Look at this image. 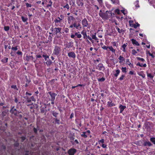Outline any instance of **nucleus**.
I'll list each match as a JSON object with an SVG mask.
<instances>
[{"mask_svg": "<svg viewBox=\"0 0 155 155\" xmlns=\"http://www.w3.org/2000/svg\"><path fill=\"white\" fill-rule=\"evenodd\" d=\"M112 16V13L110 11H107L104 13L102 15H100V16L103 19H107Z\"/></svg>", "mask_w": 155, "mask_h": 155, "instance_id": "1", "label": "nucleus"}, {"mask_svg": "<svg viewBox=\"0 0 155 155\" xmlns=\"http://www.w3.org/2000/svg\"><path fill=\"white\" fill-rule=\"evenodd\" d=\"M61 51V47L56 45L53 51V54L56 55H58Z\"/></svg>", "mask_w": 155, "mask_h": 155, "instance_id": "2", "label": "nucleus"}, {"mask_svg": "<svg viewBox=\"0 0 155 155\" xmlns=\"http://www.w3.org/2000/svg\"><path fill=\"white\" fill-rule=\"evenodd\" d=\"M81 23L83 25V28H84L85 27H87L88 28H90L89 24L88 21L86 18H84L81 21Z\"/></svg>", "mask_w": 155, "mask_h": 155, "instance_id": "3", "label": "nucleus"}, {"mask_svg": "<svg viewBox=\"0 0 155 155\" xmlns=\"http://www.w3.org/2000/svg\"><path fill=\"white\" fill-rule=\"evenodd\" d=\"M77 151L76 149L72 148L70 149L68 151V153L69 155H74V153Z\"/></svg>", "mask_w": 155, "mask_h": 155, "instance_id": "4", "label": "nucleus"}, {"mask_svg": "<svg viewBox=\"0 0 155 155\" xmlns=\"http://www.w3.org/2000/svg\"><path fill=\"white\" fill-rule=\"evenodd\" d=\"M15 107H12L11 109L10 112L12 114H14L15 116H18V113L16 109L14 108Z\"/></svg>", "mask_w": 155, "mask_h": 155, "instance_id": "5", "label": "nucleus"}, {"mask_svg": "<svg viewBox=\"0 0 155 155\" xmlns=\"http://www.w3.org/2000/svg\"><path fill=\"white\" fill-rule=\"evenodd\" d=\"M73 26L76 29H79L81 28V26L80 23H78L76 22H75L73 24Z\"/></svg>", "mask_w": 155, "mask_h": 155, "instance_id": "6", "label": "nucleus"}, {"mask_svg": "<svg viewBox=\"0 0 155 155\" xmlns=\"http://www.w3.org/2000/svg\"><path fill=\"white\" fill-rule=\"evenodd\" d=\"M8 109H5L4 110H2L1 114V116L2 117L6 116L8 114Z\"/></svg>", "mask_w": 155, "mask_h": 155, "instance_id": "7", "label": "nucleus"}, {"mask_svg": "<svg viewBox=\"0 0 155 155\" xmlns=\"http://www.w3.org/2000/svg\"><path fill=\"white\" fill-rule=\"evenodd\" d=\"M144 146L150 147L153 145V144L149 141H144L143 144Z\"/></svg>", "mask_w": 155, "mask_h": 155, "instance_id": "8", "label": "nucleus"}, {"mask_svg": "<svg viewBox=\"0 0 155 155\" xmlns=\"http://www.w3.org/2000/svg\"><path fill=\"white\" fill-rule=\"evenodd\" d=\"M97 68L100 71H104V67L102 64H99L98 65Z\"/></svg>", "mask_w": 155, "mask_h": 155, "instance_id": "9", "label": "nucleus"}, {"mask_svg": "<svg viewBox=\"0 0 155 155\" xmlns=\"http://www.w3.org/2000/svg\"><path fill=\"white\" fill-rule=\"evenodd\" d=\"M68 56L69 57L72 58H75L76 57V55L75 53L73 52H70L68 54Z\"/></svg>", "mask_w": 155, "mask_h": 155, "instance_id": "10", "label": "nucleus"}, {"mask_svg": "<svg viewBox=\"0 0 155 155\" xmlns=\"http://www.w3.org/2000/svg\"><path fill=\"white\" fill-rule=\"evenodd\" d=\"M66 48H69L72 47L73 46V43L72 42H68L65 45Z\"/></svg>", "mask_w": 155, "mask_h": 155, "instance_id": "11", "label": "nucleus"}, {"mask_svg": "<svg viewBox=\"0 0 155 155\" xmlns=\"http://www.w3.org/2000/svg\"><path fill=\"white\" fill-rule=\"evenodd\" d=\"M31 101H35V100L34 99V97H27V98L26 99V100L25 101L26 102V103H31Z\"/></svg>", "mask_w": 155, "mask_h": 155, "instance_id": "12", "label": "nucleus"}, {"mask_svg": "<svg viewBox=\"0 0 155 155\" xmlns=\"http://www.w3.org/2000/svg\"><path fill=\"white\" fill-rule=\"evenodd\" d=\"M61 29V28H54V30L55 31V32L56 34H57L58 33L60 32Z\"/></svg>", "mask_w": 155, "mask_h": 155, "instance_id": "13", "label": "nucleus"}, {"mask_svg": "<svg viewBox=\"0 0 155 155\" xmlns=\"http://www.w3.org/2000/svg\"><path fill=\"white\" fill-rule=\"evenodd\" d=\"M126 107L125 106L120 105L119 107V108L120 109V113H122Z\"/></svg>", "mask_w": 155, "mask_h": 155, "instance_id": "14", "label": "nucleus"}, {"mask_svg": "<svg viewBox=\"0 0 155 155\" xmlns=\"http://www.w3.org/2000/svg\"><path fill=\"white\" fill-rule=\"evenodd\" d=\"M62 20V19H61L60 17H58L57 19H55L54 22L56 24V26H57L56 24L58 23H60L61 21Z\"/></svg>", "mask_w": 155, "mask_h": 155, "instance_id": "15", "label": "nucleus"}, {"mask_svg": "<svg viewBox=\"0 0 155 155\" xmlns=\"http://www.w3.org/2000/svg\"><path fill=\"white\" fill-rule=\"evenodd\" d=\"M107 105L108 107H112L115 106V104L112 103V102L108 101Z\"/></svg>", "mask_w": 155, "mask_h": 155, "instance_id": "16", "label": "nucleus"}, {"mask_svg": "<svg viewBox=\"0 0 155 155\" xmlns=\"http://www.w3.org/2000/svg\"><path fill=\"white\" fill-rule=\"evenodd\" d=\"M118 59L120 60L119 62L120 63H122L125 61L124 58L121 56H120L118 58Z\"/></svg>", "mask_w": 155, "mask_h": 155, "instance_id": "17", "label": "nucleus"}, {"mask_svg": "<svg viewBox=\"0 0 155 155\" xmlns=\"http://www.w3.org/2000/svg\"><path fill=\"white\" fill-rule=\"evenodd\" d=\"M131 41L133 44L137 46H138L139 45L138 42L135 39H131Z\"/></svg>", "mask_w": 155, "mask_h": 155, "instance_id": "18", "label": "nucleus"}, {"mask_svg": "<svg viewBox=\"0 0 155 155\" xmlns=\"http://www.w3.org/2000/svg\"><path fill=\"white\" fill-rule=\"evenodd\" d=\"M81 33L83 35L84 38L85 39L86 37H87L86 31H85L83 30L81 32Z\"/></svg>", "mask_w": 155, "mask_h": 155, "instance_id": "19", "label": "nucleus"}, {"mask_svg": "<svg viewBox=\"0 0 155 155\" xmlns=\"http://www.w3.org/2000/svg\"><path fill=\"white\" fill-rule=\"evenodd\" d=\"M115 28H116V29H117V30L119 33H123L124 32V30H123L122 29H120L117 26H116Z\"/></svg>", "mask_w": 155, "mask_h": 155, "instance_id": "20", "label": "nucleus"}, {"mask_svg": "<svg viewBox=\"0 0 155 155\" xmlns=\"http://www.w3.org/2000/svg\"><path fill=\"white\" fill-rule=\"evenodd\" d=\"M54 120H55V123H57L58 124H60V120L59 119H58L57 118H54Z\"/></svg>", "mask_w": 155, "mask_h": 155, "instance_id": "21", "label": "nucleus"}, {"mask_svg": "<svg viewBox=\"0 0 155 155\" xmlns=\"http://www.w3.org/2000/svg\"><path fill=\"white\" fill-rule=\"evenodd\" d=\"M79 32H75V35L77 36V38H80L81 37V35L79 33Z\"/></svg>", "mask_w": 155, "mask_h": 155, "instance_id": "22", "label": "nucleus"}, {"mask_svg": "<svg viewBox=\"0 0 155 155\" xmlns=\"http://www.w3.org/2000/svg\"><path fill=\"white\" fill-rule=\"evenodd\" d=\"M8 58H4L1 60V61L4 63H7L8 61Z\"/></svg>", "mask_w": 155, "mask_h": 155, "instance_id": "23", "label": "nucleus"}, {"mask_svg": "<svg viewBox=\"0 0 155 155\" xmlns=\"http://www.w3.org/2000/svg\"><path fill=\"white\" fill-rule=\"evenodd\" d=\"M126 63L127 64H128L130 67H131V66L132 65V64H131V63H130V60L129 59H127L126 60Z\"/></svg>", "mask_w": 155, "mask_h": 155, "instance_id": "24", "label": "nucleus"}, {"mask_svg": "<svg viewBox=\"0 0 155 155\" xmlns=\"http://www.w3.org/2000/svg\"><path fill=\"white\" fill-rule=\"evenodd\" d=\"M150 140L155 145V137H152L150 138Z\"/></svg>", "mask_w": 155, "mask_h": 155, "instance_id": "25", "label": "nucleus"}, {"mask_svg": "<svg viewBox=\"0 0 155 155\" xmlns=\"http://www.w3.org/2000/svg\"><path fill=\"white\" fill-rule=\"evenodd\" d=\"M52 114L54 117L56 118L57 117V115L58 114V113H57L54 111H53L52 112Z\"/></svg>", "mask_w": 155, "mask_h": 155, "instance_id": "26", "label": "nucleus"}, {"mask_svg": "<svg viewBox=\"0 0 155 155\" xmlns=\"http://www.w3.org/2000/svg\"><path fill=\"white\" fill-rule=\"evenodd\" d=\"M52 63V62L50 59H49L47 62H46V64L48 66L50 65Z\"/></svg>", "mask_w": 155, "mask_h": 155, "instance_id": "27", "label": "nucleus"}, {"mask_svg": "<svg viewBox=\"0 0 155 155\" xmlns=\"http://www.w3.org/2000/svg\"><path fill=\"white\" fill-rule=\"evenodd\" d=\"M46 107H41V108L40 109V111H41V113H44L45 112V111L46 110Z\"/></svg>", "mask_w": 155, "mask_h": 155, "instance_id": "28", "label": "nucleus"}, {"mask_svg": "<svg viewBox=\"0 0 155 155\" xmlns=\"http://www.w3.org/2000/svg\"><path fill=\"white\" fill-rule=\"evenodd\" d=\"M74 19V17L71 16H68V21L69 23V21H71V20H72Z\"/></svg>", "mask_w": 155, "mask_h": 155, "instance_id": "29", "label": "nucleus"}, {"mask_svg": "<svg viewBox=\"0 0 155 155\" xmlns=\"http://www.w3.org/2000/svg\"><path fill=\"white\" fill-rule=\"evenodd\" d=\"M48 94L50 95L51 97H55L56 96V94L54 93H52L51 92H48Z\"/></svg>", "mask_w": 155, "mask_h": 155, "instance_id": "30", "label": "nucleus"}, {"mask_svg": "<svg viewBox=\"0 0 155 155\" xmlns=\"http://www.w3.org/2000/svg\"><path fill=\"white\" fill-rule=\"evenodd\" d=\"M120 70H117L116 71V73L114 74V75L115 77H117L120 73Z\"/></svg>", "mask_w": 155, "mask_h": 155, "instance_id": "31", "label": "nucleus"}, {"mask_svg": "<svg viewBox=\"0 0 155 155\" xmlns=\"http://www.w3.org/2000/svg\"><path fill=\"white\" fill-rule=\"evenodd\" d=\"M21 19L24 22H26L28 20V18H27L23 16H21Z\"/></svg>", "mask_w": 155, "mask_h": 155, "instance_id": "32", "label": "nucleus"}, {"mask_svg": "<svg viewBox=\"0 0 155 155\" xmlns=\"http://www.w3.org/2000/svg\"><path fill=\"white\" fill-rule=\"evenodd\" d=\"M108 48L112 52L114 53L115 52V50L114 49L112 46H110V47H109Z\"/></svg>", "mask_w": 155, "mask_h": 155, "instance_id": "33", "label": "nucleus"}, {"mask_svg": "<svg viewBox=\"0 0 155 155\" xmlns=\"http://www.w3.org/2000/svg\"><path fill=\"white\" fill-rule=\"evenodd\" d=\"M96 33H95L94 35H92V38L93 39H94L95 40H97V38L96 37Z\"/></svg>", "mask_w": 155, "mask_h": 155, "instance_id": "34", "label": "nucleus"}, {"mask_svg": "<svg viewBox=\"0 0 155 155\" xmlns=\"http://www.w3.org/2000/svg\"><path fill=\"white\" fill-rule=\"evenodd\" d=\"M33 130L34 133L35 134H38L37 133V129L36 128L34 127L33 129Z\"/></svg>", "mask_w": 155, "mask_h": 155, "instance_id": "35", "label": "nucleus"}, {"mask_svg": "<svg viewBox=\"0 0 155 155\" xmlns=\"http://www.w3.org/2000/svg\"><path fill=\"white\" fill-rule=\"evenodd\" d=\"M4 29L5 31H8L9 29V27L8 26H5L4 27Z\"/></svg>", "mask_w": 155, "mask_h": 155, "instance_id": "36", "label": "nucleus"}, {"mask_svg": "<svg viewBox=\"0 0 155 155\" xmlns=\"http://www.w3.org/2000/svg\"><path fill=\"white\" fill-rule=\"evenodd\" d=\"M49 4H48L47 6V7H51L52 5V2L51 1V0H50L49 2Z\"/></svg>", "mask_w": 155, "mask_h": 155, "instance_id": "37", "label": "nucleus"}, {"mask_svg": "<svg viewBox=\"0 0 155 155\" xmlns=\"http://www.w3.org/2000/svg\"><path fill=\"white\" fill-rule=\"evenodd\" d=\"M11 88L14 89L16 90H18V89L17 88V87L16 85H12L11 86Z\"/></svg>", "mask_w": 155, "mask_h": 155, "instance_id": "38", "label": "nucleus"}, {"mask_svg": "<svg viewBox=\"0 0 155 155\" xmlns=\"http://www.w3.org/2000/svg\"><path fill=\"white\" fill-rule=\"evenodd\" d=\"M86 133V132H83V134H81V137H84V138H86L87 137V136L85 134Z\"/></svg>", "mask_w": 155, "mask_h": 155, "instance_id": "39", "label": "nucleus"}, {"mask_svg": "<svg viewBox=\"0 0 155 155\" xmlns=\"http://www.w3.org/2000/svg\"><path fill=\"white\" fill-rule=\"evenodd\" d=\"M27 60H29V59H31V60H33V57L32 56H30L29 57L27 56Z\"/></svg>", "mask_w": 155, "mask_h": 155, "instance_id": "40", "label": "nucleus"}, {"mask_svg": "<svg viewBox=\"0 0 155 155\" xmlns=\"http://www.w3.org/2000/svg\"><path fill=\"white\" fill-rule=\"evenodd\" d=\"M126 69H126V67H124V68L122 67L121 68V70H122V71L123 72H125V73H126Z\"/></svg>", "mask_w": 155, "mask_h": 155, "instance_id": "41", "label": "nucleus"}, {"mask_svg": "<svg viewBox=\"0 0 155 155\" xmlns=\"http://www.w3.org/2000/svg\"><path fill=\"white\" fill-rule=\"evenodd\" d=\"M138 2L139 1L137 0L135 3V6L136 7H139V5L138 4Z\"/></svg>", "mask_w": 155, "mask_h": 155, "instance_id": "42", "label": "nucleus"}, {"mask_svg": "<svg viewBox=\"0 0 155 155\" xmlns=\"http://www.w3.org/2000/svg\"><path fill=\"white\" fill-rule=\"evenodd\" d=\"M64 8H66L68 10L69 8V6L68 4H67L66 5L64 6Z\"/></svg>", "mask_w": 155, "mask_h": 155, "instance_id": "43", "label": "nucleus"}, {"mask_svg": "<svg viewBox=\"0 0 155 155\" xmlns=\"http://www.w3.org/2000/svg\"><path fill=\"white\" fill-rule=\"evenodd\" d=\"M137 51L134 49H133L132 50V54L134 55H135L137 53Z\"/></svg>", "mask_w": 155, "mask_h": 155, "instance_id": "44", "label": "nucleus"}, {"mask_svg": "<svg viewBox=\"0 0 155 155\" xmlns=\"http://www.w3.org/2000/svg\"><path fill=\"white\" fill-rule=\"evenodd\" d=\"M14 145L15 147H18L19 145V143H18V142H16L15 143Z\"/></svg>", "mask_w": 155, "mask_h": 155, "instance_id": "45", "label": "nucleus"}, {"mask_svg": "<svg viewBox=\"0 0 155 155\" xmlns=\"http://www.w3.org/2000/svg\"><path fill=\"white\" fill-rule=\"evenodd\" d=\"M147 76L149 77H150V78H153V76L150 73H147Z\"/></svg>", "mask_w": 155, "mask_h": 155, "instance_id": "46", "label": "nucleus"}, {"mask_svg": "<svg viewBox=\"0 0 155 155\" xmlns=\"http://www.w3.org/2000/svg\"><path fill=\"white\" fill-rule=\"evenodd\" d=\"M12 49L13 51H16L18 50V48H17V46L15 47H12L11 48Z\"/></svg>", "mask_w": 155, "mask_h": 155, "instance_id": "47", "label": "nucleus"}, {"mask_svg": "<svg viewBox=\"0 0 155 155\" xmlns=\"http://www.w3.org/2000/svg\"><path fill=\"white\" fill-rule=\"evenodd\" d=\"M115 12L116 13H117L118 14H120V10L118 9H117L115 10Z\"/></svg>", "mask_w": 155, "mask_h": 155, "instance_id": "48", "label": "nucleus"}, {"mask_svg": "<svg viewBox=\"0 0 155 155\" xmlns=\"http://www.w3.org/2000/svg\"><path fill=\"white\" fill-rule=\"evenodd\" d=\"M137 58L138 60H140V61H145L144 59L143 58H139V57H137Z\"/></svg>", "mask_w": 155, "mask_h": 155, "instance_id": "49", "label": "nucleus"}, {"mask_svg": "<svg viewBox=\"0 0 155 155\" xmlns=\"http://www.w3.org/2000/svg\"><path fill=\"white\" fill-rule=\"evenodd\" d=\"M21 142H23L26 139V138L25 137H21Z\"/></svg>", "mask_w": 155, "mask_h": 155, "instance_id": "50", "label": "nucleus"}, {"mask_svg": "<svg viewBox=\"0 0 155 155\" xmlns=\"http://www.w3.org/2000/svg\"><path fill=\"white\" fill-rule=\"evenodd\" d=\"M140 26V25L138 23H137V24H134V28H136L137 27H138Z\"/></svg>", "mask_w": 155, "mask_h": 155, "instance_id": "51", "label": "nucleus"}, {"mask_svg": "<svg viewBox=\"0 0 155 155\" xmlns=\"http://www.w3.org/2000/svg\"><path fill=\"white\" fill-rule=\"evenodd\" d=\"M97 1L100 5H102V4H103L102 0H97Z\"/></svg>", "mask_w": 155, "mask_h": 155, "instance_id": "52", "label": "nucleus"}, {"mask_svg": "<svg viewBox=\"0 0 155 155\" xmlns=\"http://www.w3.org/2000/svg\"><path fill=\"white\" fill-rule=\"evenodd\" d=\"M42 56L45 58V60H46L47 58H49V56H48L47 55H45L43 54L42 55Z\"/></svg>", "mask_w": 155, "mask_h": 155, "instance_id": "53", "label": "nucleus"}, {"mask_svg": "<svg viewBox=\"0 0 155 155\" xmlns=\"http://www.w3.org/2000/svg\"><path fill=\"white\" fill-rule=\"evenodd\" d=\"M26 6L27 7H31V5L27 3H26Z\"/></svg>", "mask_w": 155, "mask_h": 155, "instance_id": "54", "label": "nucleus"}, {"mask_svg": "<svg viewBox=\"0 0 155 155\" xmlns=\"http://www.w3.org/2000/svg\"><path fill=\"white\" fill-rule=\"evenodd\" d=\"M125 77V76L124 75H122L121 76V77H120V78H119V80L120 81H121V80H122L123 79H124V77Z\"/></svg>", "mask_w": 155, "mask_h": 155, "instance_id": "55", "label": "nucleus"}, {"mask_svg": "<svg viewBox=\"0 0 155 155\" xmlns=\"http://www.w3.org/2000/svg\"><path fill=\"white\" fill-rule=\"evenodd\" d=\"M105 80V79L104 78H102L98 79V81H103Z\"/></svg>", "mask_w": 155, "mask_h": 155, "instance_id": "56", "label": "nucleus"}, {"mask_svg": "<svg viewBox=\"0 0 155 155\" xmlns=\"http://www.w3.org/2000/svg\"><path fill=\"white\" fill-rule=\"evenodd\" d=\"M108 47L106 46L105 45L103 46L102 47V48H103L104 49L107 50L108 48Z\"/></svg>", "mask_w": 155, "mask_h": 155, "instance_id": "57", "label": "nucleus"}, {"mask_svg": "<svg viewBox=\"0 0 155 155\" xmlns=\"http://www.w3.org/2000/svg\"><path fill=\"white\" fill-rule=\"evenodd\" d=\"M127 45V43L124 44L122 46V47L123 48H125Z\"/></svg>", "mask_w": 155, "mask_h": 155, "instance_id": "58", "label": "nucleus"}, {"mask_svg": "<svg viewBox=\"0 0 155 155\" xmlns=\"http://www.w3.org/2000/svg\"><path fill=\"white\" fill-rule=\"evenodd\" d=\"M2 111L4 110H5V109H8L7 108V107H5V106H3L2 107V108H1Z\"/></svg>", "mask_w": 155, "mask_h": 155, "instance_id": "59", "label": "nucleus"}, {"mask_svg": "<svg viewBox=\"0 0 155 155\" xmlns=\"http://www.w3.org/2000/svg\"><path fill=\"white\" fill-rule=\"evenodd\" d=\"M99 142L103 143H104V140L103 139H102L99 140Z\"/></svg>", "mask_w": 155, "mask_h": 155, "instance_id": "60", "label": "nucleus"}, {"mask_svg": "<svg viewBox=\"0 0 155 155\" xmlns=\"http://www.w3.org/2000/svg\"><path fill=\"white\" fill-rule=\"evenodd\" d=\"M69 30L68 28H66L64 29V31L66 33H68L69 32Z\"/></svg>", "mask_w": 155, "mask_h": 155, "instance_id": "61", "label": "nucleus"}, {"mask_svg": "<svg viewBox=\"0 0 155 155\" xmlns=\"http://www.w3.org/2000/svg\"><path fill=\"white\" fill-rule=\"evenodd\" d=\"M87 38L90 40L92 42H93V40H92V38L89 36H87Z\"/></svg>", "mask_w": 155, "mask_h": 155, "instance_id": "62", "label": "nucleus"}, {"mask_svg": "<svg viewBox=\"0 0 155 155\" xmlns=\"http://www.w3.org/2000/svg\"><path fill=\"white\" fill-rule=\"evenodd\" d=\"M143 65L142 64H140L139 62L137 64V65L139 66L140 67H142V65Z\"/></svg>", "mask_w": 155, "mask_h": 155, "instance_id": "63", "label": "nucleus"}, {"mask_svg": "<svg viewBox=\"0 0 155 155\" xmlns=\"http://www.w3.org/2000/svg\"><path fill=\"white\" fill-rule=\"evenodd\" d=\"M29 151H26L24 155H28V153Z\"/></svg>", "mask_w": 155, "mask_h": 155, "instance_id": "64", "label": "nucleus"}]
</instances>
